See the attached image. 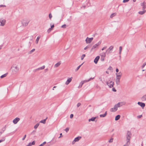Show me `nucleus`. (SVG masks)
<instances>
[{"instance_id":"nucleus-1","label":"nucleus","mask_w":146,"mask_h":146,"mask_svg":"<svg viewBox=\"0 0 146 146\" xmlns=\"http://www.w3.org/2000/svg\"><path fill=\"white\" fill-rule=\"evenodd\" d=\"M116 77L115 78V82L117 85H118L120 84V79L121 76V75H118L117 73L115 74Z\"/></svg>"},{"instance_id":"nucleus-2","label":"nucleus","mask_w":146,"mask_h":146,"mask_svg":"<svg viewBox=\"0 0 146 146\" xmlns=\"http://www.w3.org/2000/svg\"><path fill=\"white\" fill-rule=\"evenodd\" d=\"M131 132L129 131H127L126 134L127 142V144L128 143H129V144L130 143L129 141L131 138Z\"/></svg>"},{"instance_id":"nucleus-3","label":"nucleus","mask_w":146,"mask_h":146,"mask_svg":"<svg viewBox=\"0 0 146 146\" xmlns=\"http://www.w3.org/2000/svg\"><path fill=\"white\" fill-rule=\"evenodd\" d=\"M11 68H12V72L13 74H16L19 71V68L17 66H13Z\"/></svg>"},{"instance_id":"nucleus-4","label":"nucleus","mask_w":146,"mask_h":146,"mask_svg":"<svg viewBox=\"0 0 146 146\" xmlns=\"http://www.w3.org/2000/svg\"><path fill=\"white\" fill-rule=\"evenodd\" d=\"M113 46H110L109 48L107 49L106 51V54H108L111 53L112 52L113 49Z\"/></svg>"},{"instance_id":"nucleus-5","label":"nucleus","mask_w":146,"mask_h":146,"mask_svg":"<svg viewBox=\"0 0 146 146\" xmlns=\"http://www.w3.org/2000/svg\"><path fill=\"white\" fill-rule=\"evenodd\" d=\"M29 21L26 19H23L21 21V23L23 26H26L28 25Z\"/></svg>"},{"instance_id":"nucleus-6","label":"nucleus","mask_w":146,"mask_h":146,"mask_svg":"<svg viewBox=\"0 0 146 146\" xmlns=\"http://www.w3.org/2000/svg\"><path fill=\"white\" fill-rule=\"evenodd\" d=\"M102 41H99L97 43L95 44L92 47L91 51H92L95 48H96L97 47L99 46L101 44Z\"/></svg>"},{"instance_id":"nucleus-7","label":"nucleus","mask_w":146,"mask_h":146,"mask_svg":"<svg viewBox=\"0 0 146 146\" xmlns=\"http://www.w3.org/2000/svg\"><path fill=\"white\" fill-rule=\"evenodd\" d=\"M107 84L110 88H111L113 87L114 85V82L112 81H111L109 83L108 82H106Z\"/></svg>"},{"instance_id":"nucleus-8","label":"nucleus","mask_w":146,"mask_h":146,"mask_svg":"<svg viewBox=\"0 0 146 146\" xmlns=\"http://www.w3.org/2000/svg\"><path fill=\"white\" fill-rule=\"evenodd\" d=\"M118 107L116 104L115 105L113 108L110 109V111L111 112H115L117 110Z\"/></svg>"},{"instance_id":"nucleus-9","label":"nucleus","mask_w":146,"mask_h":146,"mask_svg":"<svg viewBox=\"0 0 146 146\" xmlns=\"http://www.w3.org/2000/svg\"><path fill=\"white\" fill-rule=\"evenodd\" d=\"M93 39V38L92 37L91 38H89L87 37L86 39V43H90Z\"/></svg>"},{"instance_id":"nucleus-10","label":"nucleus","mask_w":146,"mask_h":146,"mask_svg":"<svg viewBox=\"0 0 146 146\" xmlns=\"http://www.w3.org/2000/svg\"><path fill=\"white\" fill-rule=\"evenodd\" d=\"M125 104L126 103L125 102H119L117 104H116V105H117V107L119 108L122 106L123 105H125Z\"/></svg>"},{"instance_id":"nucleus-11","label":"nucleus","mask_w":146,"mask_h":146,"mask_svg":"<svg viewBox=\"0 0 146 146\" xmlns=\"http://www.w3.org/2000/svg\"><path fill=\"white\" fill-rule=\"evenodd\" d=\"M125 104L126 103L125 102H119L117 104H116V105H117V107L119 108L122 106L123 105H125Z\"/></svg>"},{"instance_id":"nucleus-12","label":"nucleus","mask_w":146,"mask_h":146,"mask_svg":"<svg viewBox=\"0 0 146 146\" xmlns=\"http://www.w3.org/2000/svg\"><path fill=\"white\" fill-rule=\"evenodd\" d=\"M5 22L6 20L5 19H0V23H1V26H4L5 24Z\"/></svg>"},{"instance_id":"nucleus-13","label":"nucleus","mask_w":146,"mask_h":146,"mask_svg":"<svg viewBox=\"0 0 146 146\" xmlns=\"http://www.w3.org/2000/svg\"><path fill=\"white\" fill-rule=\"evenodd\" d=\"M81 138V137H78L75 138L74 140L72 142V144H74L75 142H77L79 141Z\"/></svg>"},{"instance_id":"nucleus-14","label":"nucleus","mask_w":146,"mask_h":146,"mask_svg":"<svg viewBox=\"0 0 146 146\" xmlns=\"http://www.w3.org/2000/svg\"><path fill=\"white\" fill-rule=\"evenodd\" d=\"M20 119L19 117H16L13 120V122L15 124H16L20 120Z\"/></svg>"},{"instance_id":"nucleus-15","label":"nucleus","mask_w":146,"mask_h":146,"mask_svg":"<svg viewBox=\"0 0 146 146\" xmlns=\"http://www.w3.org/2000/svg\"><path fill=\"white\" fill-rule=\"evenodd\" d=\"M137 104L139 106H140L143 109L145 106V104L144 103H142L141 102H138L137 103Z\"/></svg>"},{"instance_id":"nucleus-16","label":"nucleus","mask_w":146,"mask_h":146,"mask_svg":"<svg viewBox=\"0 0 146 146\" xmlns=\"http://www.w3.org/2000/svg\"><path fill=\"white\" fill-rule=\"evenodd\" d=\"M145 3L143 2V3H141V6L142 7V10H144L146 8Z\"/></svg>"},{"instance_id":"nucleus-17","label":"nucleus","mask_w":146,"mask_h":146,"mask_svg":"<svg viewBox=\"0 0 146 146\" xmlns=\"http://www.w3.org/2000/svg\"><path fill=\"white\" fill-rule=\"evenodd\" d=\"M72 77L68 78L67 81L66 82L65 84L66 85H68L71 81L72 80Z\"/></svg>"},{"instance_id":"nucleus-18","label":"nucleus","mask_w":146,"mask_h":146,"mask_svg":"<svg viewBox=\"0 0 146 146\" xmlns=\"http://www.w3.org/2000/svg\"><path fill=\"white\" fill-rule=\"evenodd\" d=\"M100 58V57L99 56H97L95 58L94 60V62L95 64H96L98 63V61Z\"/></svg>"},{"instance_id":"nucleus-19","label":"nucleus","mask_w":146,"mask_h":146,"mask_svg":"<svg viewBox=\"0 0 146 146\" xmlns=\"http://www.w3.org/2000/svg\"><path fill=\"white\" fill-rule=\"evenodd\" d=\"M85 82H86V80H84L82 81L80 83L79 86H78V88H80L82 87V85Z\"/></svg>"},{"instance_id":"nucleus-20","label":"nucleus","mask_w":146,"mask_h":146,"mask_svg":"<svg viewBox=\"0 0 146 146\" xmlns=\"http://www.w3.org/2000/svg\"><path fill=\"white\" fill-rule=\"evenodd\" d=\"M6 129V125H5L3 127L2 129H1V131L0 132V133L1 134L0 135L3 133L5 131Z\"/></svg>"},{"instance_id":"nucleus-21","label":"nucleus","mask_w":146,"mask_h":146,"mask_svg":"<svg viewBox=\"0 0 146 146\" xmlns=\"http://www.w3.org/2000/svg\"><path fill=\"white\" fill-rule=\"evenodd\" d=\"M61 64V62L59 61L57 63L55 64L54 65V67L55 68H56L58 67Z\"/></svg>"},{"instance_id":"nucleus-22","label":"nucleus","mask_w":146,"mask_h":146,"mask_svg":"<svg viewBox=\"0 0 146 146\" xmlns=\"http://www.w3.org/2000/svg\"><path fill=\"white\" fill-rule=\"evenodd\" d=\"M96 118V117H92L90 119H88V121L90 122L91 121H94Z\"/></svg>"},{"instance_id":"nucleus-23","label":"nucleus","mask_w":146,"mask_h":146,"mask_svg":"<svg viewBox=\"0 0 146 146\" xmlns=\"http://www.w3.org/2000/svg\"><path fill=\"white\" fill-rule=\"evenodd\" d=\"M107 115V111H106L105 112V113L103 114H100V117H105L106 115Z\"/></svg>"},{"instance_id":"nucleus-24","label":"nucleus","mask_w":146,"mask_h":146,"mask_svg":"<svg viewBox=\"0 0 146 146\" xmlns=\"http://www.w3.org/2000/svg\"><path fill=\"white\" fill-rule=\"evenodd\" d=\"M141 99L143 101L146 100V94L144 95L141 98Z\"/></svg>"},{"instance_id":"nucleus-25","label":"nucleus","mask_w":146,"mask_h":146,"mask_svg":"<svg viewBox=\"0 0 146 146\" xmlns=\"http://www.w3.org/2000/svg\"><path fill=\"white\" fill-rule=\"evenodd\" d=\"M120 117V116L119 115H117L115 117V121H117L119 120Z\"/></svg>"},{"instance_id":"nucleus-26","label":"nucleus","mask_w":146,"mask_h":146,"mask_svg":"<svg viewBox=\"0 0 146 146\" xmlns=\"http://www.w3.org/2000/svg\"><path fill=\"white\" fill-rule=\"evenodd\" d=\"M45 66L44 65V66H42L37 69H36V70H42L44 69L45 68Z\"/></svg>"},{"instance_id":"nucleus-27","label":"nucleus","mask_w":146,"mask_h":146,"mask_svg":"<svg viewBox=\"0 0 146 146\" xmlns=\"http://www.w3.org/2000/svg\"><path fill=\"white\" fill-rule=\"evenodd\" d=\"M146 11L144 10L143 11H140L139 12V13L140 15H143V14Z\"/></svg>"},{"instance_id":"nucleus-28","label":"nucleus","mask_w":146,"mask_h":146,"mask_svg":"<svg viewBox=\"0 0 146 146\" xmlns=\"http://www.w3.org/2000/svg\"><path fill=\"white\" fill-rule=\"evenodd\" d=\"M40 36H38L37 38L36 39V40L35 41V42L36 44H37L38 42V41L39 40V39H40Z\"/></svg>"},{"instance_id":"nucleus-29","label":"nucleus","mask_w":146,"mask_h":146,"mask_svg":"<svg viewBox=\"0 0 146 146\" xmlns=\"http://www.w3.org/2000/svg\"><path fill=\"white\" fill-rule=\"evenodd\" d=\"M47 118V117H46L45 119L41 120L40 122L41 123H42L43 124H45L46 123V121Z\"/></svg>"},{"instance_id":"nucleus-30","label":"nucleus","mask_w":146,"mask_h":146,"mask_svg":"<svg viewBox=\"0 0 146 146\" xmlns=\"http://www.w3.org/2000/svg\"><path fill=\"white\" fill-rule=\"evenodd\" d=\"M106 52H103L101 53V56L104 58H105L106 56Z\"/></svg>"},{"instance_id":"nucleus-31","label":"nucleus","mask_w":146,"mask_h":146,"mask_svg":"<svg viewBox=\"0 0 146 146\" xmlns=\"http://www.w3.org/2000/svg\"><path fill=\"white\" fill-rule=\"evenodd\" d=\"M35 50V49H33L31 50L29 52L28 54H31L33 52H34Z\"/></svg>"},{"instance_id":"nucleus-32","label":"nucleus","mask_w":146,"mask_h":146,"mask_svg":"<svg viewBox=\"0 0 146 146\" xmlns=\"http://www.w3.org/2000/svg\"><path fill=\"white\" fill-rule=\"evenodd\" d=\"M122 46H120L119 47V54H121V51L122 50Z\"/></svg>"},{"instance_id":"nucleus-33","label":"nucleus","mask_w":146,"mask_h":146,"mask_svg":"<svg viewBox=\"0 0 146 146\" xmlns=\"http://www.w3.org/2000/svg\"><path fill=\"white\" fill-rule=\"evenodd\" d=\"M83 64V63L82 64H81L75 70V71H77L78 69L80 68V67L82 65V64Z\"/></svg>"},{"instance_id":"nucleus-34","label":"nucleus","mask_w":146,"mask_h":146,"mask_svg":"<svg viewBox=\"0 0 146 146\" xmlns=\"http://www.w3.org/2000/svg\"><path fill=\"white\" fill-rule=\"evenodd\" d=\"M39 125V123H37L36 124L34 127V128L35 129H36L38 127V126Z\"/></svg>"},{"instance_id":"nucleus-35","label":"nucleus","mask_w":146,"mask_h":146,"mask_svg":"<svg viewBox=\"0 0 146 146\" xmlns=\"http://www.w3.org/2000/svg\"><path fill=\"white\" fill-rule=\"evenodd\" d=\"M116 15V14L115 13L112 14L110 15V17L111 18H113V17Z\"/></svg>"},{"instance_id":"nucleus-36","label":"nucleus","mask_w":146,"mask_h":146,"mask_svg":"<svg viewBox=\"0 0 146 146\" xmlns=\"http://www.w3.org/2000/svg\"><path fill=\"white\" fill-rule=\"evenodd\" d=\"M7 75V73H6L2 76H1V78H3L4 77H5V76H6Z\"/></svg>"},{"instance_id":"nucleus-37","label":"nucleus","mask_w":146,"mask_h":146,"mask_svg":"<svg viewBox=\"0 0 146 146\" xmlns=\"http://www.w3.org/2000/svg\"><path fill=\"white\" fill-rule=\"evenodd\" d=\"M86 55L85 54H83L81 56V60H83L85 56Z\"/></svg>"},{"instance_id":"nucleus-38","label":"nucleus","mask_w":146,"mask_h":146,"mask_svg":"<svg viewBox=\"0 0 146 146\" xmlns=\"http://www.w3.org/2000/svg\"><path fill=\"white\" fill-rule=\"evenodd\" d=\"M94 77L93 78H90L89 79H88V80H86V82H89V81H90L91 80H93V79H94Z\"/></svg>"},{"instance_id":"nucleus-39","label":"nucleus","mask_w":146,"mask_h":146,"mask_svg":"<svg viewBox=\"0 0 146 146\" xmlns=\"http://www.w3.org/2000/svg\"><path fill=\"white\" fill-rule=\"evenodd\" d=\"M5 137H3V139H1L0 140V143L1 142H3V141H5Z\"/></svg>"},{"instance_id":"nucleus-40","label":"nucleus","mask_w":146,"mask_h":146,"mask_svg":"<svg viewBox=\"0 0 146 146\" xmlns=\"http://www.w3.org/2000/svg\"><path fill=\"white\" fill-rule=\"evenodd\" d=\"M46 143V141H44V142H43L42 144L40 145H39L40 146H43V145H44V144H45Z\"/></svg>"},{"instance_id":"nucleus-41","label":"nucleus","mask_w":146,"mask_h":146,"mask_svg":"<svg viewBox=\"0 0 146 146\" xmlns=\"http://www.w3.org/2000/svg\"><path fill=\"white\" fill-rule=\"evenodd\" d=\"M108 70H113V68L112 67L110 66L108 68Z\"/></svg>"},{"instance_id":"nucleus-42","label":"nucleus","mask_w":146,"mask_h":146,"mask_svg":"<svg viewBox=\"0 0 146 146\" xmlns=\"http://www.w3.org/2000/svg\"><path fill=\"white\" fill-rule=\"evenodd\" d=\"M146 65V62L144 63L142 66V68H143Z\"/></svg>"},{"instance_id":"nucleus-43","label":"nucleus","mask_w":146,"mask_h":146,"mask_svg":"<svg viewBox=\"0 0 146 146\" xmlns=\"http://www.w3.org/2000/svg\"><path fill=\"white\" fill-rule=\"evenodd\" d=\"M69 130V128L68 127L66 128L64 130L66 132H67Z\"/></svg>"},{"instance_id":"nucleus-44","label":"nucleus","mask_w":146,"mask_h":146,"mask_svg":"<svg viewBox=\"0 0 146 146\" xmlns=\"http://www.w3.org/2000/svg\"><path fill=\"white\" fill-rule=\"evenodd\" d=\"M52 17V14L51 13H50L49 15V17L50 19Z\"/></svg>"},{"instance_id":"nucleus-45","label":"nucleus","mask_w":146,"mask_h":146,"mask_svg":"<svg viewBox=\"0 0 146 146\" xmlns=\"http://www.w3.org/2000/svg\"><path fill=\"white\" fill-rule=\"evenodd\" d=\"M113 141V139L111 138V139L109 141V142L110 143H112Z\"/></svg>"},{"instance_id":"nucleus-46","label":"nucleus","mask_w":146,"mask_h":146,"mask_svg":"<svg viewBox=\"0 0 146 146\" xmlns=\"http://www.w3.org/2000/svg\"><path fill=\"white\" fill-rule=\"evenodd\" d=\"M90 47V46H86L84 48V50H86L87 49V48H89Z\"/></svg>"},{"instance_id":"nucleus-47","label":"nucleus","mask_w":146,"mask_h":146,"mask_svg":"<svg viewBox=\"0 0 146 146\" xmlns=\"http://www.w3.org/2000/svg\"><path fill=\"white\" fill-rule=\"evenodd\" d=\"M66 25L65 24H64L62 25V26H61V27L62 28H66Z\"/></svg>"},{"instance_id":"nucleus-48","label":"nucleus","mask_w":146,"mask_h":146,"mask_svg":"<svg viewBox=\"0 0 146 146\" xmlns=\"http://www.w3.org/2000/svg\"><path fill=\"white\" fill-rule=\"evenodd\" d=\"M81 105V104L80 103H78V104L77 105V106L78 107H79V106H80Z\"/></svg>"},{"instance_id":"nucleus-49","label":"nucleus","mask_w":146,"mask_h":146,"mask_svg":"<svg viewBox=\"0 0 146 146\" xmlns=\"http://www.w3.org/2000/svg\"><path fill=\"white\" fill-rule=\"evenodd\" d=\"M107 47L106 46L104 47L102 49V50H104L106 49L107 48Z\"/></svg>"},{"instance_id":"nucleus-50","label":"nucleus","mask_w":146,"mask_h":146,"mask_svg":"<svg viewBox=\"0 0 146 146\" xmlns=\"http://www.w3.org/2000/svg\"><path fill=\"white\" fill-rule=\"evenodd\" d=\"M6 6L4 5H0V7H5Z\"/></svg>"},{"instance_id":"nucleus-51","label":"nucleus","mask_w":146,"mask_h":146,"mask_svg":"<svg viewBox=\"0 0 146 146\" xmlns=\"http://www.w3.org/2000/svg\"><path fill=\"white\" fill-rule=\"evenodd\" d=\"M26 137V135H25L22 138V140H24L25 139V138Z\"/></svg>"},{"instance_id":"nucleus-52","label":"nucleus","mask_w":146,"mask_h":146,"mask_svg":"<svg viewBox=\"0 0 146 146\" xmlns=\"http://www.w3.org/2000/svg\"><path fill=\"white\" fill-rule=\"evenodd\" d=\"M74 115L73 114H72L70 115V117L71 118H72L73 117Z\"/></svg>"},{"instance_id":"nucleus-53","label":"nucleus","mask_w":146,"mask_h":146,"mask_svg":"<svg viewBox=\"0 0 146 146\" xmlns=\"http://www.w3.org/2000/svg\"><path fill=\"white\" fill-rule=\"evenodd\" d=\"M129 1V0H123V3H126L128 1Z\"/></svg>"},{"instance_id":"nucleus-54","label":"nucleus","mask_w":146,"mask_h":146,"mask_svg":"<svg viewBox=\"0 0 146 146\" xmlns=\"http://www.w3.org/2000/svg\"><path fill=\"white\" fill-rule=\"evenodd\" d=\"M101 60L102 61H104V57H102L101 58Z\"/></svg>"},{"instance_id":"nucleus-55","label":"nucleus","mask_w":146,"mask_h":146,"mask_svg":"<svg viewBox=\"0 0 146 146\" xmlns=\"http://www.w3.org/2000/svg\"><path fill=\"white\" fill-rule=\"evenodd\" d=\"M112 90L114 92H115L116 91V90L114 88H113Z\"/></svg>"},{"instance_id":"nucleus-56","label":"nucleus","mask_w":146,"mask_h":146,"mask_svg":"<svg viewBox=\"0 0 146 146\" xmlns=\"http://www.w3.org/2000/svg\"><path fill=\"white\" fill-rule=\"evenodd\" d=\"M99 79L100 80V81L102 82L103 83L102 79V78L101 77H100L99 78Z\"/></svg>"},{"instance_id":"nucleus-57","label":"nucleus","mask_w":146,"mask_h":146,"mask_svg":"<svg viewBox=\"0 0 146 146\" xmlns=\"http://www.w3.org/2000/svg\"><path fill=\"white\" fill-rule=\"evenodd\" d=\"M31 142L29 143L27 145V146H31L32 145H31Z\"/></svg>"},{"instance_id":"nucleus-58","label":"nucleus","mask_w":146,"mask_h":146,"mask_svg":"<svg viewBox=\"0 0 146 146\" xmlns=\"http://www.w3.org/2000/svg\"><path fill=\"white\" fill-rule=\"evenodd\" d=\"M142 117V115H138L137 117L138 118H141Z\"/></svg>"},{"instance_id":"nucleus-59","label":"nucleus","mask_w":146,"mask_h":146,"mask_svg":"<svg viewBox=\"0 0 146 146\" xmlns=\"http://www.w3.org/2000/svg\"><path fill=\"white\" fill-rule=\"evenodd\" d=\"M51 28H50L47 31L48 33H49L51 31Z\"/></svg>"},{"instance_id":"nucleus-60","label":"nucleus","mask_w":146,"mask_h":146,"mask_svg":"<svg viewBox=\"0 0 146 146\" xmlns=\"http://www.w3.org/2000/svg\"><path fill=\"white\" fill-rule=\"evenodd\" d=\"M35 144V142L34 141H33L31 143V144L32 145H34Z\"/></svg>"},{"instance_id":"nucleus-61","label":"nucleus","mask_w":146,"mask_h":146,"mask_svg":"<svg viewBox=\"0 0 146 146\" xmlns=\"http://www.w3.org/2000/svg\"><path fill=\"white\" fill-rule=\"evenodd\" d=\"M116 71L117 72H119V70L118 68H117L116 69Z\"/></svg>"},{"instance_id":"nucleus-62","label":"nucleus","mask_w":146,"mask_h":146,"mask_svg":"<svg viewBox=\"0 0 146 146\" xmlns=\"http://www.w3.org/2000/svg\"><path fill=\"white\" fill-rule=\"evenodd\" d=\"M3 45H0V50L3 47Z\"/></svg>"},{"instance_id":"nucleus-63","label":"nucleus","mask_w":146,"mask_h":146,"mask_svg":"<svg viewBox=\"0 0 146 146\" xmlns=\"http://www.w3.org/2000/svg\"><path fill=\"white\" fill-rule=\"evenodd\" d=\"M54 25H52L51 27V28H54Z\"/></svg>"},{"instance_id":"nucleus-64","label":"nucleus","mask_w":146,"mask_h":146,"mask_svg":"<svg viewBox=\"0 0 146 146\" xmlns=\"http://www.w3.org/2000/svg\"><path fill=\"white\" fill-rule=\"evenodd\" d=\"M45 71L46 72H47V71L48 70V68H46V69H45Z\"/></svg>"}]
</instances>
